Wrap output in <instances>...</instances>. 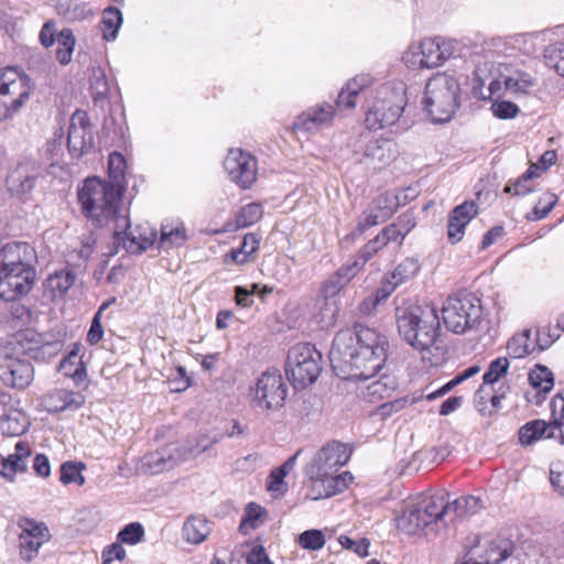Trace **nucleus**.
Returning <instances> with one entry per match:
<instances>
[{
  "label": "nucleus",
  "mask_w": 564,
  "mask_h": 564,
  "mask_svg": "<svg viewBox=\"0 0 564 564\" xmlns=\"http://www.w3.org/2000/svg\"><path fill=\"white\" fill-rule=\"evenodd\" d=\"M388 339L375 328L356 324L334 338L329 358L337 376L347 380H369L387 360Z\"/></svg>",
  "instance_id": "nucleus-1"
},
{
  "label": "nucleus",
  "mask_w": 564,
  "mask_h": 564,
  "mask_svg": "<svg viewBox=\"0 0 564 564\" xmlns=\"http://www.w3.org/2000/svg\"><path fill=\"white\" fill-rule=\"evenodd\" d=\"M77 196L83 213L88 219L100 227L113 223V235L119 240L121 235H129L127 230L130 228V223L122 214L120 186L97 177H88L78 189Z\"/></svg>",
  "instance_id": "nucleus-2"
},
{
  "label": "nucleus",
  "mask_w": 564,
  "mask_h": 564,
  "mask_svg": "<svg viewBox=\"0 0 564 564\" xmlns=\"http://www.w3.org/2000/svg\"><path fill=\"white\" fill-rule=\"evenodd\" d=\"M0 257V297L18 301L34 285L36 252L26 242L11 241L1 248Z\"/></svg>",
  "instance_id": "nucleus-3"
},
{
  "label": "nucleus",
  "mask_w": 564,
  "mask_h": 564,
  "mask_svg": "<svg viewBox=\"0 0 564 564\" xmlns=\"http://www.w3.org/2000/svg\"><path fill=\"white\" fill-rule=\"evenodd\" d=\"M395 318L400 336L415 349H429L436 341L440 317L435 307L404 303L397 307Z\"/></svg>",
  "instance_id": "nucleus-4"
},
{
  "label": "nucleus",
  "mask_w": 564,
  "mask_h": 564,
  "mask_svg": "<svg viewBox=\"0 0 564 564\" xmlns=\"http://www.w3.org/2000/svg\"><path fill=\"white\" fill-rule=\"evenodd\" d=\"M34 89V82L22 68H0V122L18 116L30 101Z\"/></svg>",
  "instance_id": "nucleus-5"
},
{
  "label": "nucleus",
  "mask_w": 564,
  "mask_h": 564,
  "mask_svg": "<svg viewBox=\"0 0 564 564\" xmlns=\"http://www.w3.org/2000/svg\"><path fill=\"white\" fill-rule=\"evenodd\" d=\"M459 84L445 73L431 77L425 86V108L435 122L448 121L459 107Z\"/></svg>",
  "instance_id": "nucleus-6"
},
{
  "label": "nucleus",
  "mask_w": 564,
  "mask_h": 564,
  "mask_svg": "<svg viewBox=\"0 0 564 564\" xmlns=\"http://www.w3.org/2000/svg\"><path fill=\"white\" fill-rule=\"evenodd\" d=\"M405 105L404 85L402 83L386 84L377 90L375 101L366 113L365 122L372 130L394 124L403 112Z\"/></svg>",
  "instance_id": "nucleus-7"
},
{
  "label": "nucleus",
  "mask_w": 564,
  "mask_h": 564,
  "mask_svg": "<svg viewBox=\"0 0 564 564\" xmlns=\"http://www.w3.org/2000/svg\"><path fill=\"white\" fill-rule=\"evenodd\" d=\"M482 316L480 300L473 293H457L443 303L442 317L447 329L464 334L476 327Z\"/></svg>",
  "instance_id": "nucleus-8"
},
{
  "label": "nucleus",
  "mask_w": 564,
  "mask_h": 564,
  "mask_svg": "<svg viewBox=\"0 0 564 564\" xmlns=\"http://www.w3.org/2000/svg\"><path fill=\"white\" fill-rule=\"evenodd\" d=\"M322 355L311 344H297L289 350L285 372L295 389L314 383L322 371Z\"/></svg>",
  "instance_id": "nucleus-9"
},
{
  "label": "nucleus",
  "mask_w": 564,
  "mask_h": 564,
  "mask_svg": "<svg viewBox=\"0 0 564 564\" xmlns=\"http://www.w3.org/2000/svg\"><path fill=\"white\" fill-rule=\"evenodd\" d=\"M444 516V495H433L419 501H408L397 518L400 531L412 535Z\"/></svg>",
  "instance_id": "nucleus-10"
},
{
  "label": "nucleus",
  "mask_w": 564,
  "mask_h": 564,
  "mask_svg": "<svg viewBox=\"0 0 564 564\" xmlns=\"http://www.w3.org/2000/svg\"><path fill=\"white\" fill-rule=\"evenodd\" d=\"M350 455V448L343 443L330 442L324 445L306 468V474L313 481L312 486H317V490L325 486L329 477L349 460Z\"/></svg>",
  "instance_id": "nucleus-11"
},
{
  "label": "nucleus",
  "mask_w": 564,
  "mask_h": 564,
  "mask_svg": "<svg viewBox=\"0 0 564 564\" xmlns=\"http://www.w3.org/2000/svg\"><path fill=\"white\" fill-rule=\"evenodd\" d=\"M252 406L261 411H278L286 400L288 386L278 371H268L250 389Z\"/></svg>",
  "instance_id": "nucleus-12"
},
{
  "label": "nucleus",
  "mask_w": 564,
  "mask_h": 564,
  "mask_svg": "<svg viewBox=\"0 0 564 564\" xmlns=\"http://www.w3.org/2000/svg\"><path fill=\"white\" fill-rule=\"evenodd\" d=\"M208 448L207 445L187 447L181 449L176 446H167L161 451L149 453L141 459V469L150 474H160L173 468L180 462L195 457Z\"/></svg>",
  "instance_id": "nucleus-13"
},
{
  "label": "nucleus",
  "mask_w": 564,
  "mask_h": 564,
  "mask_svg": "<svg viewBox=\"0 0 564 564\" xmlns=\"http://www.w3.org/2000/svg\"><path fill=\"white\" fill-rule=\"evenodd\" d=\"M224 169L229 178L239 187L247 189L257 180V159L240 149H230L224 161Z\"/></svg>",
  "instance_id": "nucleus-14"
},
{
  "label": "nucleus",
  "mask_w": 564,
  "mask_h": 564,
  "mask_svg": "<svg viewBox=\"0 0 564 564\" xmlns=\"http://www.w3.org/2000/svg\"><path fill=\"white\" fill-rule=\"evenodd\" d=\"M397 197L389 193H382L373 198L358 218L356 230L362 235L367 229L384 223L395 212Z\"/></svg>",
  "instance_id": "nucleus-15"
},
{
  "label": "nucleus",
  "mask_w": 564,
  "mask_h": 564,
  "mask_svg": "<svg viewBox=\"0 0 564 564\" xmlns=\"http://www.w3.org/2000/svg\"><path fill=\"white\" fill-rule=\"evenodd\" d=\"M0 380L11 389L25 390L34 380V367L28 359L7 357L0 364Z\"/></svg>",
  "instance_id": "nucleus-16"
},
{
  "label": "nucleus",
  "mask_w": 564,
  "mask_h": 564,
  "mask_svg": "<svg viewBox=\"0 0 564 564\" xmlns=\"http://www.w3.org/2000/svg\"><path fill=\"white\" fill-rule=\"evenodd\" d=\"M35 182L34 166L29 163H20L10 170L6 185L12 196L26 200L35 186Z\"/></svg>",
  "instance_id": "nucleus-17"
},
{
  "label": "nucleus",
  "mask_w": 564,
  "mask_h": 564,
  "mask_svg": "<svg viewBox=\"0 0 564 564\" xmlns=\"http://www.w3.org/2000/svg\"><path fill=\"white\" fill-rule=\"evenodd\" d=\"M335 117V108L330 104H322L303 111L294 120L295 130L305 132H317L323 128L330 127Z\"/></svg>",
  "instance_id": "nucleus-18"
},
{
  "label": "nucleus",
  "mask_w": 564,
  "mask_h": 564,
  "mask_svg": "<svg viewBox=\"0 0 564 564\" xmlns=\"http://www.w3.org/2000/svg\"><path fill=\"white\" fill-rule=\"evenodd\" d=\"M20 527L22 529L20 533L21 555L24 560L31 561L47 540L48 531L43 523L32 519L22 520Z\"/></svg>",
  "instance_id": "nucleus-19"
},
{
  "label": "nucleus",
  "mask_w": 564,
  "mask_h": 564,
  "mask_svg": "<svg viewBox=\"0 0 564 564\" xmlns=\"http://www.w3.org/2000/svg\"><path fill=\"white\" fill-rule=\"evenodd\" d=\"M41 44L48 48L57 43L56 58L61 64L70 63V29L56 30L55 22L46 21L39 34Z\"/></svg>",
  "instance_id": "nucleus-20"
},
{
  "label": "nucleus",
  "mask_w": 564,
  "mask_h": 564,
  "mask_svg": "<svg viewBox=\"0 0 564 564\" xmlns=\"http://www.w3.org/2000/svg\"><path fill=\"white\" fill-rule=\"evenodd\" d=\"M421 45L426 68H434L454 56L458 43L451 39L433 37L424 39Z\"/></svg>",
  "instance_id": "nucleus-21"
},
{
  "label": "nucleus",
  "mask_w": 564,
  "mask_h": 564,
  "mask_svg": "<svg viewBox=\"0 0 564 564\" xmlns=\"http://www.w3.org/2000/svg\"><path fill=\"white\" fill-rule=\"evenodd\" d=\"M73 138L79 139L73 143V153L78 152V155L82 156L96 150L94 124L87 112L82 110L73 112Z\"/></svg>",
  "instance_id": "nucleus-22"
},
{
  "label": "nucleus",
  "mask_w": 564,
  "mask_h": 564,
  "mask_svg": "<svg viewBox=\"0 0 564 564\" xmlns=\"http://www.w3.org/2000/svg\"><path fill=\"white\" fill-rule=\"evenodd\" d=\"M477 214L478 206L468 200L452 210L447 224V236L452 243H457L463 239L465 227Z\"/></svg>",
  "instance_id": "nucleus-23"
},
{
  "label": "nucleus",
  "mask_w": 564,
  "mask_h": 564,
  "mask_svg": "<svg viewBox=\"0 0 564 564\" xmlns=\"http://www.w3.org/2000/svg\"><path fill=\"white\" fill-rule=\"evenodd\" d=\"M359 271L360 263L358 261L341 265L323 283L321 289L322 299L332 300L335 297Z\"/></svg>",
  "instance_id": "nucleus-24"
},
{
  "label": "nucleus",
  "mask_w": 564,
  "mask_h": 564,
  "mask_svg": "<svg viewBox=\"0 0 564 564\" xmlns=\"http://www.w3.org/2000/svg\"><path fill=\"white\" fill-rule=\"evenodd\" d=\"M370 85L371 77L369 75H358L349 79L338 94L336 109L339 111L355 109L358 95Z\"/></svg>",
  "instance_id": "nucleus-25"
},
{
  "label": "nucleus",
  "mask_w": 564,
  "mask_h": 564,
  "mask_svg": "<svg viewBox=\"0 0 564 564\" xmlns=\"http://www.w3.org/2000/svg\"><path fill=\"white\" fill-rule=\"evenodd\" d=\"M393 158V143L387 139H377L367 143L361 162L377 169L388 164Z\"/></svg>",
  "instance_id": "nucleus-26"
},
{
  "label": "nucleus",
  "mask_w": 564,
  "mask_h": 564,
  "mask_svg": "<svg viewBox=\"0 0 564 564\" xmlns=\"http://www.w3.org/2000/svg\"><path fill=\"white\" fill-rule=\"evenodd\" d=\"M519 442L523 446H529L540 440H555L556 432L551 422L544 420H533L525 423L518 432Z\"/></svg>",
  "instance_id": "nucleus-27"
},
{
  "label": "nucleus",
  "mask_w": 564,
  "mask_h": 564,
  "mask_svg": "<svg viewBox=\"0 0 564 564\" xmlns=\"http://www.w3.org/2000/svg\"><path fill=\"white\" fill-rule=\"evenodd\" d=\"M397 388L395 378L384 375L378 380L369 382L360 389L361 398L369 402L376 403L383 399L390 398Z\"/></svg>",
  "instance_id": "nucleus-28"
},
{
  "label": "nucleus",
  "mask_w": 564,
  "mask_h": 564,
  "mask_svg": "<svg viewBox=\"0 0 564 564\" xmlns=\"http://www.w3.org/2000/svg\"><path fill=\"white\" fill-rule=\"evenodd\" d=\"M352 480V475L348 471L343 474H334L329 477V479L325 482V486H322L321 489L317 490V486H312L308 491V497L313 500L329 498L336 494L344 491L349 482Z\"/></svg>",
  "instance_id": "nucleus-29"
},
{
  "label": "nucleus",
  "mask_w": 564,
  "mask_h": 564,
  "mask_svg": "<svg viewBox=\"0 0 564 564\" xmlns=\"http://www.w3.org/2000/svg\"><path fill=\"white\" fill-rule=\"evenodd\" d=\"M438 495H444V514L453 512L456 517L464 518L477 513L482 508L481 500L474 496L460 497L449 502L447 494Z\"/></svg>",
  "instance_id": "nucleus-30"
},
{
  "label": "nucleus",
  "mask_w": 564,
  "mask_h": 564,
  "mask_svg": "<svg viewBox=\"0 0 564 564\" xmlns=\"http://www.w3.org/2000/svg\"><path fill=\"white\" fill-rule=\"evenodd\" d=\"M260 241L261 238L253 232L245 235L241 246L237 249H231L226 253L224 256V262H231L237 265L247 263L249 261V257L258 251Z\"/></svg>",
  "instance_id": "nucleus-31"
},
{
  "label": "nucleus",
  "mask_w": 564,
  "mask_h": 564,
  "mask_svg": "<svg viewBox=\"0 0 564 564\" xmlns=\"http://www.w3.org/2000/svg\"><path fill=\"white\" fill-rule=\"evenodd\" d=\"M414 227V223L408 216H402L399 218L398 223L391 224L383 228L378 237L381 240V245L386 246L391 241L402 243L405 236L410 232V230Z\"/></svg>",
  "instance_id": "nucleus-32"
},
{
  "label": "nucleus",
  "mask_w": 564,
  "mask_h": 564,
  "mask_svg": "<svg viewBox=\"0 0 564 564\" xmlns=\"http://www.w3.org/2000/svg\"><path fill=\"white\" fill-rule=\"evenodd\" d=\"M44 289L52 299H63L70 289V270L63 269L50 274L44 283Z\"/></svg>",
  "instance_id": "nucleus-33"
},
{
  "label": "nucleus",
  "mask_w": 564,
  "mask_h": 564,
  "mask_svg": "<svg viewBox=\"0 0 564 564\" xmlns=\"http://www.w3.org/2000/svg\"><path fill=\"white\" fill-rule=\"evenodd\" d=\"M182 534L189 543H202L209 534L208 523L204 518L191 517L183 524Z\"/></svg>",
  "instance_id": "nucleus-34"
},
{
  "label": "nucleus",
  "mask_w": 564,
  "mask_h": 564,
  "mask_svg": "<svg viewBox=\"0 0 564 564\" xmlns=\"http://www.w3.org/2000/svg\"><path fill=\"white\" fill-rule=\"evenodd\" d=\"M267 519V510L256 502H250L245 509V514L239 525L242 534H249L259 528Z\"/></svg>",
  "instance_id": "nucleus-35"
},
{
  "label": "nucleus",
  "mask_w": 564,
  "mask_h": 564,
  "mask_svg": "<svg viewBox=\"0 0 564 564\" xmlns=\"http://www.w3.org/2000/svg\"><path fill=\"white\" fill-rule=\"evenodd\" d=\"M89 89L96 104L108 99L109 84L104 69L100 66H93L90 68Z\"/></svg>",
  "instance_id": "nucleus-36"
},
{
  "label": "nucleus",
  "mask_w": 564,
  "mask_h": 564,
  "mask_svg": "<svg viewBox=\"0 0 564 564\" xmlns=\"http://www.w3.org/2000/svg\"><path fill=\"white\" fill-rule=\"evenodd\" d=\"M506 90L512 95H527L535 85L534 79L528 73L516 70L503 79Z\"/></svg>",
  "instance_id": "nucleus-37"
},
{
  "label": "nucleus",
  "mask_w": 564,
  "mask_h": 564,
  "mask_svg": "<svg viewBox=\"0 0 564 564\" xmlns=\"http://www.w3.org/2000/svg\"><path fill=\"white\" fill-rule=\"evenodd\" d=\"M530 384L538 390V393H549L554 387L553 372L543 365H535L529 372Z\"/></svg>",
  "instance_id": "nucleus-38"
},
{
  "label": "nucleus",
  "mask_w": 564,
  "mask_h": 564,
  "mask_svg": "<svg viewBox=\"0 0 564 564\" xmlns=\"http://www.w3.org/2000/svg\"><path fill=\"white\" fill-rule=\"evenodd\" d=\"M122 24L121 11L115 7L104 10L101 19L102 37L110 42L116 40L119 28Z\"/></svg>",
  "instance_id": "nucleus-39"
},
{
  "label": "nucleus",
  "mask_w": 564,
  "mask_h": 564,
  "mask_svg": "<svg viewBox=\"0 0 564 564\" xmlns=\"http://www.w3.org/2000/svg\"><path fill=\"white\" fill-rule=\"evenodd\" d=\"M538 169V164H531L530 167L521 176L505 187V192L508 194H514L517 196H523L532 193L534 188L530 182L533 178L540 176V174L536 172Z\"/></svg>",
  "instance_id": "nucleus-40"
},
{
  "label": "nucleus",
  "mask_w": 564,
  "mask_h": 564,
  "mask_svg": "<svg viewBox=\"0 0 564 564\" xmlns=\"http://www.w3.org/2000/svg\"><path fill=\"white\" fill-rule=\"evenodd\" d=\"M187 239L186 231L183 225H167L163 224L161 227V237L159 247L161 249H170L172 247L183 245Z\"/></svg>",
  "instance_id": "nucleus-41"
},
{
  "label": "nucleus",
  "mask_w": 564,
  "mask_h": 564,
  "mask_svg": "<svg viewBox=\"0 0 564 564\" xmlns=\"http://www.w3.org/2000/svg\"><path fill=\"white\" fill-rule=\"evenodd\" d=\"M551 416L550 421L556 432V441L560 444H564V397L556 394L552 398L551 403Z\"/></svg>",
  "instance_id": "nucleus-42"
},
{
  "label": "nucleus",
  "mask_w": 564,
  "mask_h": 564,
  "mask_svg": "<svg viewBox=\"0 0 564 564\" xmlns=\"http://www.w3.org/2000/svg\"><path fill=\"white\" fill-rule=\"evenodd\" d=\"M531 332L529 329L513 335L507 345L508 354L512 358H523L533 351L534 347L530 344Z\"/></svg>",
  "instance_id": "nucleus-43"
},
{
  "label": "nucleus",
  "mask_w": 564,
  "mask_h": 564,
  "mask_svg": "<svg viewBox=\"0 0 564 564\" xmlns=\"http://www.w3.org/2000/svg\"><path fill=\"white\" fill-rule=\"evenodd\" d=\"M419 270L420 264L417 260L413 258H406L397 265V268L392 271L389 278L397 286H399L414 278Z\"/></svg>",
  "instance_id": "nucleus-44"
},
{
  "label": "nucleus",
  "mask_w": 564,
  "mask_h": 564,
  "mask_svg": "<svg viewBox=\"0 0 564 564\" xmlns=\"http://www.w3.org/2000/svg\"><path fill=\"white\" fill-rule=\"evenodd\" d=\"M31 455L30 447L24 442H18L15 444L14 453L6 457V462L9 464V468L13 474V477L19 471H24L26 468V459Z\"/></svg>",
  "instance_id": "nucleus-45"
},
{
  "label": "nucleus",
  "mask_w": 564,
  "mask_h": 564,
  "mask_svg": "<svg viewBox=\"0 0 564 564\" xmlns=\"http://www.w3.org/2000/svg\"><path fill=\"white\" fill-rule=\"evenodd\" d=\"M263 215L262 206L258 203H250L243 206L236 217L238 228L249 227L261 219Z\"/></svg>",
  "instance_id": "nucleus-46"
},
{
  "label": "nucleus",
  "mask_w": 564,
  "mask_h": 564,
  "mask_svg": "<svg viewBox=\"0 0 564 564\" xmlns=\"http://www.w3.org/2000/svg\"><path fill=\"white\" fill-rule=\"evenodd\" d=\"M69 404V392L65 389H56L42 400V406L48 412H59Z\"/></svg>",
  "instance_id": "nucleus-47"
},
{
  "label": "nucleus",
  "mask_w": 564,
  "mask_h": 564,
  "mask_svg": "<svg viewBox=\"0 0 564 564\" xmlns=\"http://www.w3.org/2000/svg\"><path fill=\"white\" fill-rule=\"evenodd\" d=\"M297 543L304 550L318 551L324 547L326 539L321 530L311 529L302 532L299 535Z\"/></svg>",
  "instance_id": "nucleus-48"
},
{
  "label": "nucleus",
  "mask_w": 564,
  "mask_h": 564,
  "mask_svg": "<svg viewBox=\"0 0 564 564\" xmlns=\"http://www.w3.org/2000/svg\"><path fill=\"white\" fill-rule=\"evenodd\" d=\"M73 384L79 390L76 397L73 392V406L77 408L85 401V397L82 395V392L86 391L90 384L84 362H80L73 372Z\"/></svg>",
  "instance_id": "nucleus-49"
},
{
  "label": "nucleus",
  "mask_w": 564,
  "mask_h": 564,
  "mask_svg": "<svg viewBox=\"0 0 564 564\" xmlns=\"http://www.w3.org/2000/svg\"><path fill=\"white\" fill-rule=\"evenodd\" d=\"M509 369V360L506 357H499L489 364L488 370L482 379L484 383L492 384L497 382Z\"/></svg>",
  "instance_id": "nucleus-50"
},
{
  "label": "nucleus",
  "mask_w": 564,
  "mask_h": 564,
  "mask_svg": "<svg viewBox=\"0 0 564 564\" xmlns=\"http://www.w3.org/2000/svg\"><path fill=\"white\" fill-rule=\"evenodd\" d=\"M144 538V529L141 523L132 522L126 525L119 533L118 540L120 543L134 545L141 542Z\"/></svg>",
  "instance_id": "nucleus-51"
},
{
  "label": "nucleus",
  "mask_w": 564,
  "mask_h": 564,
  "mask_svg": "<svg viewBox=\"0 0 564 564\" xmlns=\"http://www.w3.org/2000/svg\"><path fill=\"white\" fill-rule=\"evenodd\" d=\"M423 50L421 42L412 44L403 54L404 64L411 69H423L425 66V58L423 57Z\"/></svg>",
  "instance_id": "nucleus-52"
},
{
  "label": "nucleus",
  "mask_w": 564,
  "mask_h": 564,
  "mask_svg": "<svg viewBox=\"0 0 564 564\" xmlns=\"http://www.w3.org/2000/svg\"><path fill=\"white\" fill-rule=\"evenodd\" d=\"M491 111L495 115V117L502 120H507L516 118L520 112V108L511 101L495 100L491 104Z\"/></svg>",
  "instance_id": "nucleus-53"
},
{
  "label": "nucleus",
  "mask_w": 564,
  "mask_h": 564,
  "mask_svg": "<svg viewBox=\"0 0 564 564\" xmlns=\"http://www.w3.org/2000/svg\"><path fill=\"white\" fill-rule=\"evenodd\" d=\"M557 202L556 195L546 193L532 210V217H528L530 220H540L549 215Z\"/></svg>",
  "instance_id": "nucleus-54"
},
{
  "label": "nucleus",
  "mask_w": 564,
  "mask_h": 564,
  "mask_svg": "<svg viewBox=\"0 0 564 564\" xmlns=\"http://www.w3.org/2000/svg\"><path fill=\"white\" fill-rule=\"evenodd\" d=\"M547 64L564 77V42L551 46L546 54Z\"/></svg>",
  "instance_id": "nucleus-55"
},
{
  "label": "nucleus",
  "mask_w": 564,
  "mask_h": 564,
  "mask_svg": "<svg viewBox=\"0 0 564 564\" xmlns=\"http://www.w3.org/2000/svg\"><path fill=\"white\" fill-rule=\"evenodd\" d=\"M126 169V160L122 154L113 152L108 159L109 176L113 180V184L119 186L120 178L123 177Z\"/></svg>",
  "instance_id": "nucleus-56"
},
{
  "label": "nucleus",
  "mask_w": 564,
  "mask_h": 564,
  "mask_svg": "<svg viewBox=\"0 0 564 564\" xmlns=\"http://www.w3.org/2000/svg\"><path fill=\"white\" fill-rule=\"evenodd\" d=\"M98 522L97 513L91 509H84L77 512V528L76 530L80 533H87L91 531Z\"/></svg>",
  "instance_id": "nucleus-57"
},
{
  "label": "nucleus",
  "mask_w": 564,
  "mask_h": 564,
  "mask_svg": "<svg viewBox=\"0 0 564 564\" xmlns=\"http://www.w3.org/2000/svg\"><path fill=\"white\" fill-rule=\"evenodd\" d=\"M106 306L107 304H102L91 321V325L87 334V341L90 345H96L102 339L104 328L101 326V314Z\"/></svg>",
  "instance_id": "nucleus-58"
},
{
  "label": "nucleus",
  "mask_w": 564,
  "mask_h": 564,
  "mask_svg": "<svg viewBox=\"0 0 564 564\" xmlns=\"http://www.w3.org/2000/svg\"><path fill=\"white\" fill-rule=\"evenodd\" d=\"M339 308L336 301L323 299V304L319 307L321 319L324 326H332L335 324Z\"/></svg>",
  "instance_id": "nucleus-59"
},
{
  "label": "nucleus",
  "mask_w": 564,
  "mask_h": 564,
  "mask_svg": "<svg viewBox=\"0 0 564 564\" xmlns=\"http://www.w3.org/2000/svg\"><path fill=\"white\" fill-rule=\"evenodd\" d=\"M155 239H156V232L153 230H150L149 235H145V236H142V235H140L139 237L132 236L129 240L130 243L128 246H126V248L130 251H145L147 249L152 247Z\"/></svg>",
  "instance_id": "nucleus-60"
},
{
  "label": "nucleus",
  "mask_w": 564,
  "mask_h": 564,
  "mask_svg": "<svg viewBox=\"0 0 564 564\" xmlns=\"http://www.w3.org/2000/svg\"><path fill=\"white\" fill-rule=\"evenodd\" d=\"M339 543L343 547L347 550H352L356 554L359 556H367L368 555V549H369V541L367 539H362L360 541H354L346 535H341L339 538Z\"/></svg>",
  "instance_id": "nucleus-61"
},
{
  "label": "nucleus",
  "mask_w": 564,
  "mask_h": 564,
  "mask_svg": "<svg viewBox=\"0 0 564 564\" xmlns=\"http://www.w3.org/2000/svg\"><path fill=\"white\" fill-rule=\"evenodd\" d=\"M382 247L384 246L381 245V240L378 237V235L376 236L375 239L370 240L367 245H365V247L359 252L358 259L355 260L360 263V270L366 264V262L369 259H371Z\"/></svg>",
  "instance_id": "nucleus-62"
},
{
  "label": "nucleus",
  "mask_w": 564,
  "mask_h": 564,
  "mask_svg": "<svg viewBox=\"0 0 564 564\" xmlns=\"http://www.w3.org/2000/svg\"><path fill=\"white\" fill-rule=\"evenodd\" d=\"M102 564H111L115 560L122 562L126 558V550L121 543H112L102 551Z\"/></svg>",
  "instance_id": "nucleus-63"
},
{
  "label": "nucleus",
  "mask_w": 564,
  "mask_h": 564,
  "mask_svg": "<svg viewBox=\"0 0 564 564\" xmlns=\"http://www.w3.org/2000/svg\"><path fill=\"white\" fill-rule=\"evenodd\" d=\"M248 564H272L264 547L261 544H254L247 556Z\"/></svg>",
  "instance_id": "nucleus-64"
}]
</instances>
